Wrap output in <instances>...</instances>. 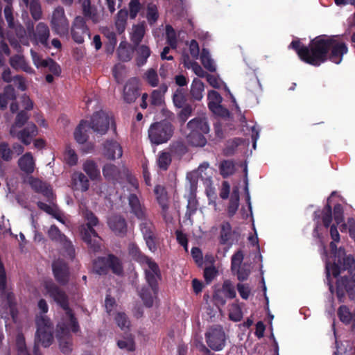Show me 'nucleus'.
<instances>
[{"mask_svg": "<svg viewBox=\"0 0 355 355\" xmlns=\"http://www.w3.org/2000/svg\"><path fill=\"white\" fill-rule=\"evenodd\" d=\"M337 36L321 35L311 40L308 46L300 40H293L288 48L293 49L300 59L310 65L319 67L327 60L338 64L343 57L348 52V47L343 42L336 39Z\"/></svg>", "mask_w": 355, "mask_h": 355, "instance_id": "obj_1", "label": "nucleus"}, {"mask_svg": "<svg viewBox=\"0 0 355 355\" xmlns=\"http://www.w3.org/2000/svg\"><path fill=\"white\" fill-rule=\"evenodd\" d=\"M207 170L211 171L212 169L209 167L207 163H204L199 166L197 171L189 173L187 175V180L189 181V193L187 196V205L184 218L189 220L191 224L193 223L192 216L196 213L198 208V202L196 198L198 178L200 177L202 180L209 181L211 177L207 175V173H205V175L202 174L203 172Z\"/></svg>", "mask_w": 355, "mask_h": 355, "instance_id": "obj_2", "label": "nucleus"}, {"mask_svg": "<svg viewBox=\"0 0 355 355\" xmlns=\"http://www.w3.org/2000/svg\"><path fill=\"white\" fill-rule=\"evenodd\" d=\"M37 331L33 346V355H42L40 352L39 345L44 347H49L53 340V326L50 319L46 315L36 317Z\"/></svg>", "mask_w": 355, "mask_h": 355, "instance_id": "obj_3", "label": "nucleus"}, {"mask_svg": "<svg viewBox=\"0 0 355 355\" xmlns=\"http://www.w3.org/2000/svg\"><path fill=\"white\" fill-rule=\"evenodd\" d=\"M145 279L147 286L141 288L139 292V297L143 301L145 306L150 308L153 306L154 300L157 298L159 292L158 282L162 279L160 269L158 271L153 272L150 270H144Z\"/></svg>", "mask_w": 355, "mask_h": 355, "instance_id": "obj_4", "label": "nucleus"}, {"mask_svg": "<svg viewBox=\"0 0 355 355\" xmlns=\"http://www.w3.org/2000/svg\"><path fill=\"white\" fill-rule=\"evenodd\" d=\"M189 133L187 136L188 143L196 147H203L207 144L205 134L209 132V126L205 118L196 117L187 123Z\"/></svg>", "mask_w": 355, "mask_h": 355, "instance_id": "obj_5", "label": "nucleus"}, {"mask_svg": "<svg viewBox=\"0 0 355 355\" xmlns=\"http://www.w3.org/2000/svg\"><path fill=\"white\" fill-rule=\"evenodd\" d=\"M173 133L174 126L166 119L153 123L148 130L150 143L156 146L166 143L171 139Z\"/></svg>", "mask_w": 355, "mask_h": 355, "instance_id": "obj_6", "label": "nucleus"}, {"mask_svg": "<svg viewBox=\"0 0 355 355\" xmlns=\"http://www.w3.org/2000/svg\"><path fill=\"white\" fill-rule=\"evenodd\" d=\"M209 110L214 115V129L216 136L222 138V96L215 90H210L207 94Z\"/></svg>", "mask_w": 355, "mask_h": 355, "instance_id": "obj_7", "label": "nucleus"}, {"mask_svg": "<svg viewBox=\"0 0 355 355\" xmlns=\"http://www.w3.org/2000/svg\"><path fill=\"white\" fill-rule=\"evenodd\" d=\"M168 88L166 83H162L158 89L152 91L150 96L147 93L142 94L140 107L145 110L149 106V108L153 110L161 106L164 103V96L168 91Z\"/></svg>", "mask_w": 355, "mask_h": 355, "instance_id": "obj_8", "label": "nucleus"}, {"mask_svg": "<svg viewBox=\"0 0 355 355\" xmlns=\"http://www.w3.org/2000/svg\"><path fill=\"white\" fill-rule=\"evenodd\" d=\"M347 276L342 277L336 282V294L340 302H344L347 293L351 300L355 295V272Z\"/></svg>", "mask_w": 355, "mask_h": 355, "instance_id": "obj_9", "label": "nucleus"}, {"mask_svg": "<svg viewBox=\"0 0 355 355\" xmlns=\"http://www.w3.org/2000/svg\"><path fill=\"white\" fill-rule=\"evenodd\" d=\"M44 287L46 294L64 311L70 309L68 295L58 285L52 280H49L45 282Z\"/></svg>", "mask_w": 355, "mask_h": 355, "instance_id": "obj_10", "label": "nucleus"}, {"mask_svg": "<svg viewBox=\"0 0 355 355\" xmlns=\"http://www.w3.org/2000/svg\"><path fill=\"white\" fill-rule=\"evenodd\" d=\"M51 25L52 30L56 34L60 36H64L68 34L69 24L62 7L59 6L54 10L52 15Z\"/></svg>", "mask_w": 355, "mask_h": 355, "instance_id": "obj_11", "label": "nucleus"}, {"mask_svg": "<svg viewBox=\"0 0 355 355\" xmlns=\"http://www.w3.org/2000/svg\"><path fill=\"white\" fill-rule=\"evenodd\" d=\"M230 197L229 203L227 207V215L230 218L233 217L239 207L240 196L239 188L234 186L230 194V185L227 181H223V200Z\"/></svg>", "mask_w": 355, "mask_h": 355, "instance_id": "obj_12", "label": "nucleus"}, {"mask_svg": "<svg viewBox=\"0 0 355 355\" xmlns=\"http://www.w3.org/2000/svg\"><path fill=\"white\" fill-rule=\"evenodd\" d=\"M128 251L132 260L141 265L146 264L148 266V269L145 270L158 271L159 268L158 264L151 258L145 255L135 243L132 242L128 244Z\"/></svg>", "mask_w": 355, "mask_h": 355, "instance_id": "obj_13", "label": "nucleus"}, {"mask_svg": "<svg viewBox=\"0 0 355 355\" xmlns=\"http://www.w3.org/2000/svg\"><path fill=\"white\" fill-rule=\"evenodd\" d=\"M47 234L52 241L58 243L62 245L70 258H73L74 257L75 250L72 243L55 225H51Z\"/></svg>", "mask_w": 355, "mask_h": 355, "instance_id": "obj_14", "label": "nucleus"}, {"mask_svg": "<svg viewBox=\"0 0 355 355\" xmlns=\"http://www.w3.org/2000/svg\"><path fill=\"white\" fill-rule=\"evenodd\" d=\"M139 227L148 249L151 252L156 251L157 249L156 228L153 223L148 217L146 219L141 220Z\"/></svg>", "mask_w": 355, "mask_h": 355, "instance_id": "obj_15", "label": "nucleus"}, {"mask_svg": "<svg viewBox=\"0 0 355 355\" xmlns=\"http://www.w3.org/2000/svg\"><path fill=\"white\" fill-rule=\"evenodd\" d=\"M314 220L316 221L315 226L313 231V236L318 239H321V234L319 232V228L320 226V219L322 220L323 226L325 228L329 227L332 222V208L331 206L327 203L322 210H316L313 213Z\"/></svg>", "mask_w": 355, "mask_h": 355, "instance_id": "obj_16", "label": "nucleus"}, {"mask_svg": "<svg viewBox=\"0 0 355 355\" xmlns=\"http://www.w3.org/2000/svg\"><path fill=\"white\" fill-rule=\"evenodd\" d=\"M52 271L55 281L60 286H66L70 280L69 264L62 259L54 260L52 263Z\"/></svg>", "mask_w": 355, "mask_h": 355, "instance_id": "obj_17", "label": "nucleus"}, {"mask_svg": "<svg viewBox=\"0 0 355 355\" xmlns=\"http://www.w3.org/2000/svg\"><path fill=\"white\" fill-rule=\"evenodd\" d=\"M243 260V253L241 250H238L234 253L231 260V270L241 282L246 280L250 275V270L248 267L245 264L241 265Z\"/></svg>", "mask_w": 355, "mask_h": 355, "instance_id": "obj_18", "label": "nucleus"}, {"mask_svg": "<svg viewBox=\"0 0 355 355\" xmlns=\"http://www.w3.org/2000/svg\"><path fill=\"white\" fill-rule=\"evenodd\" d=\"M111 120L107 114L100 111L93 114L91 121L88 123L89 128L94 132L101 135H105L109 129Z\"/></svg>", "mask_w": 355, "mask_h": 355, "instance_id": "obj_19", "label": "nucleus"}, {"mask_svg": "<svg viewBox=\"0 0 355 355\" xmlns=\"http://www.w3.org/2000/svg\"><path fill=\"white\" fill-rule=\"evenodd\" d=\"M109 228L118 237L124 238L128 233L126 219L120 214H112L107 221Z\"/></svg>", "mask_w": 355, "mask_h": 355, "instance_id": "obj_20", "label": "nucleus"}, {"mask_svg": "<svg viewBox=\"0 0 355 355\" xmlns=\"http://www.w3.org/2000/svg\"><path fill=\"white\" fill-rule=\"evenodd\" d=\"M71 37L75 42L82 44L85 35L89 36V28L83 17L77 16L72 24Z\"/></svg>", "mask_w": 355, "mask_h": 355, "instance_id": "obj_21", "label": "nucleus"}, {"mask_svg": "<svg viewBox=\"0 0 355 355\" xmlns=\"http://www.w3.org/2000/svg\"><path fill=\"white\" fill-rule=\"evenodd\" d=\"M128 200L130 214L139 220H145L148 217L146 207L136 194L130 193Z\"/></svg>", "mask_w": 355, "mask_h": 355, "instance_id": "obj_22", "label": "nucleus"}, {"mask_svg": "<svg viewBox=\"0 0 355 355\" xmlns=\"http://www.w3.org/2000/svg\"><path fill=\"white\" fill-rule=\"evenodd\" d=\"M206 342L213 350L219 351L222 349V327H211L205 334Z\"/></svg>", "mask_w": 355, "mask_h": 355, "instance_id": "obj_23", "label": "nucleus"}, {"mask_svg": "<svg viewBox=\"0 0 355 355\" xmlns=\"http://www.w3.org/2000/svg\"><path fill=\"white\" fill-rule=\"evenodd\" d=\"M139 83L136 78L128 80L123 87V99L127 103H132L139 96Z\"/></svg>", "mask_w": 355, "mask_h": 355, "instance_id": "obj_24", "label": "nucleus"}, {"mask_svg": "<svg viewBox=\"0 0 355 355\" xmlns=\"http://www.w3.org/2000/svg\"><path fill=\"white\" fill-rule=\"evenodd\" d=\"M50 31L48 26L40 22L37 24L33 32V39L37 44H41L46 49H50L51 46L49 42Z\"/></svg>", "mask_w": 355, "mask_h": 355, "instance_id": "obj_25", "label": "nucleus"}, {"mask_svg": "<svg viewBox=\"0 0 355 355\" xmlns=\"http://www.w3.org/2000/svg\"><path fill=\"white\" fill-rule=\"evenodd\" d=\"M94 227L95 226H86L81 234L83 240L87 244V246L95 252L101 250V244L96 240V239L98 238V235L94 230Z\"/></svg>", "mask_w": 355, "mask_h": 355, "instance_id": "obj_26", "label": "nucleus"}, {"mask_svg": "<svg viewBox=\"0 0 355 355\" xmlns=\"http://www.w3.org/2000/svg\"><path fill=\"white\" fill-rule=\"evenodd\" d=\"M28 182L35 192L42 194L49 202L51 201L53 198V191L50 185L32 176L29 178Z\"/></svg>", "mask_w": 355, "mask_h": 355, "instance_id": "obj_27", "label": "nucleus"}, {"mask_svg": "<svg viewBox=\"0 0 355 355\" xmlns=\"http://www.w3.org/2000/svg\"><path fill=\"white\" fill-rule=\"evenodd\" d=\"M103 155L108 159L114 160L121 157L123 149L121 146L114 140H107L103 144Z\"/></svg>", "mask_w": 355, "mask_h": 355, "instance_id": "obj_28", "label": "nucleus"}, {"mask_svg": "<svg viewBox=\"0 0 355 355\" xmlns=\"http://www.w3.org/2000/svg\"><path fill=\"white\" fill-rule=\"evenodd\" d=\"M155 194L156 195L157 200L162 208V215L163 218L166 220L168 214V198L166 189L161 185H156L154 189Z\"/></svg>", "mask_w": 355, "mask_h": 355, "instance_id": "obj_29", "label": "nucleus"}, {"mask_svg": "<svg viewBox=\"0 0 355 355\" xmlns=\"http://www.w3.org/2000/svg\"><path fill=\"white\" fill-rule=\"evenodd\" d=\"M245 140L241 137H234L226 140L223 144V156L231 157L238 153Z\"/></svg>", "mask_w": 355, "mask_h": 355, "instance_id": "obj_30", "label": "nucleus"}, {"mask_svg": "<svg viewBox=\"0 0 355 355\" xmlns=\"http://www.w3.org/2000/svg\"><path fill=\"white\" fill-rule=\"evenodd\" d=\"M337 315L344 324H351V329L355 332V312L351 311L347 305H340L337 309Z\"/></svg>", "mask_w": 355, "mask_h": 355, "instance_id": "obj_31", "label": "nucleus"}, {"mask_svg": "<svg viewBox=\"0 0 355 355\" xmlns=\"http://www.w3.org/2000/svg\"><path fill=\"white\" fill-rule=\"evenodd\" d=\"M71 184L73 190L87 191L89 188V182L82 172L76 171L71 175Z\"/></svg>", "mask_w": 355, "mask_h": 355, "instance_id": "obj_32", "label": "nucleus"}, {"mask_svg": "<svg viewBox=\"0 0 355 355\" xmlns=\"http://www.w3.org/2000/svg\"><path fill=\"white\" fill-rule=\"evenodd\" d=\"M17 164L20 170L27 175L32 174L35 171V162L31 152L24 154L18 159Z\"/></svg>", "mask_w": 355, "mask_h": 355, "instance_id": "obj_33", "label": "nucleus"}, {"mask_svg": "<svg viewBox=\"0 0 355 355\" xmlns=\"http://www.w3.org/2000/svg\"><path fill=\"white\" fill-rule=\"evenodd\" d=\"M37 125L33 123H29L19 131V140L26 146L31 143L32 138L37 135Z\"/></svg>", "mask_w": 355, "mask_h": 355, "instance_id": "obj_34", "label": "nucleus"}, {"mask_svg": "<svg viewBox=\"0 0 355 355\" xmlns=\"http://www.w3.org/2000/svg\"><path fill=\"white\" fill-rule=\"evenodd\" d=\"M325 270L329 289L331 293H333L334 288L333 284H331V275H332L334 277H337L340 274L341 271H343L340 262L338 263L327 262L325 266Z\"/></svg>", "mask_w": 355, "mask_h": 355, "instance_id": "obj_35", "label": "nucleus"}, {"mask_svg": "<svg viewBox=\"0 0 355 355\" xmlns=\"http://www.w3.org/2000/svg\"><path fill=\"white\" fill-rule=\"evenodd\" d=\"M239 238V232L237 230L232 231L229 223L223 224V245L231 246L234 243H237Z\"/></svg>", "mask_w": 355, "mask_h": 355, "instance_id": "obj_36", "label": "nucleus"}, {"mask_svg": "<svg viewBox=\"0 0 355 355\" xmlns=\"http://www.w3.org/2000/svg\"><path fill=\"white\" fill-rule=\"evenodd\" d=\"M16 94L14 87L11 85L6 86L3 93L0 94V110H5L7 108L9 101H15Z\"/></svg>", "mask_w": 355, "mask_h": 355, "instance_id": "obj_37", "label": "nucleus"}, {"mask_svg": "<svg viewBox=\"0 0 355 355\" xmlns=\"http://www.w3.org/2000/svg\"><path fill=\"white\" fill-rule=\"evenodd\" d=\"M83 169L91 180H97L101 178L100 170L96 163L92 159L86 160L83 164Z\"/></svg>", "mask_w": 355, "mask_h": 355, "instance_id": "obj_38", "label": "nucleus"}, {"mask_svg": "<svg viewBox=\"0 0 355 355\" xmlns=\"http://www.w3.org/2000/svg\"><path fill=\"white\" fill-rule=\"evenodd\" d=\"M135 51H136V63L138 67H141L144 65L148 58L150 57L151 51L150 48L144 44L138 46H135Z\"/></svg>", "mask_w": 355, "mask_h": 355, "instance_id": "obj_39", "label": "nucleus"}, {"mask_svg": "<svg viewBox=\"0 0 355 355\" xmlns=\"http://www.w3.org/2000/svg\"><path fill=\"white\" fill-rule=\"evenodd\" d=\"M108 259V270H111L112 272L118 276H121L123 273V266L122 261L113 254H107Z\"/></svg>", "mask_w": 355, "mask_h": 355, "instance_id": "obj_40", "label": "nucleus"}, {"mask_svg": "<svg viewBox=\"0 0 355 355\" xmlns=\"http://www.w3.org/2000/svg\"><path fill=\"white\" fill-rule=\"evenodd\" d=\"M83 12L84 16L91 19L94 23H98L100 19L96 8L91 6L90 0L82 1Z\"/></svg>", "mask_w": 355, "mask_h": 355, "instance_id": "obj_41", "label": "nucleus"}, {"mask_svg": "<svg viewBox=\"0 0 355 355\" xmlns=\"http://www.w3.org/2000/svg\"><path fill=\"white\" fill-rule=\"evenodd\" d=\"M89 127V123L86 121L82 120L74 131V138L79 144H84L88 139L86 128Z\"/></svg>", "mask_w": 355, "mask_h": 355, "instance_id": "obj_42", "label": "nucleus"}, {"mask_svg": "<svg viewBox=\"0 0 355 355\" xmlns=\"http://www.w3.org/2000/svg\"><path fill=\"white\" fill-rule=\"evenodd\" d=\"M128 11L125 9H121L115 18V26L119 34L123 33L126 28Z\"/></svg>", "mask_w": 355, "mask_h": 355, "instance_id": "obj_43", "label": "nucleus"}, {"mask_svg": "<svg viewBox=\"0 0 355 355\" xmlns=\"http://www.w3.org/2000/svg\"><path fill=\"white\" fill-rule=\"evenodd\" d=\"M93 268L96 274L99 275H107L109 272L107 256L96 258L94 261Z\"/></svg>", "mask_w": 355, "mask_h": 355, "instance_id": "obj_44", "label": "nucleus"}, {"mask_svg": "<svg viewBox=\"0 0 355 355\" xmlns=\"http://www.w3.org/2000/svg\"><path fill=\"white\" fill-rule=\"evenodd\" d=\"M204 88V83L200 79L195 78L191 85L190 93L191 97L195 101H200L203 97Z\"/></svg>", "mask_w": 355, "mask_h": 355, "instance_id": "obj_45", "label": "nucleus"}, {"mask_svg": "<svg viewBox=\"0 0 355 355\" xmlns=\"http://www.w3.org/2000/svg\"><path fill=\"white\" fill-rule=\"evenodd\" d=\"M103 175L109 181H116L120 175L119 168L112 164H106L103 168Z\"/></svg>", "mask_w": 355, "mask_h": 355, "instance_id": "obj_46", "label": "nucleus"}, {"mask_svg": "<svg viewBox=\"0 0 355 355\" xmlns=\"http://www.w3.org/2000/svg\"><path fill=\"white\" fill-rule=\"evenodd\" d=\"M133 49H130L126 42H121L117 49L119 59L122 62H128L132 58Z\"/></svg>", "mask_w": 355, "mask_h": 355, "instance_id": "obj_47", "label": "nucleus"}, {"mask_svg": "<svg viewBox=\"0 0 355 355\" xmlns=\"http://www.w3.org/2000/svg\"><path fill=\"white\" fill-rule=\"evenodd\" d=\"M200 61L203 67L209 70V71H215L216 67L214 60L211 58L209 51L208 49L203 48L202 49L200 57Z\"/></svg>", "mask_w": 355, "mask_h": 355, "instance_id": "obj_48", "label": "nucleus"}, {"mask_svg": "<svg viewBox=\"0 0 355 355\" xmlns=\"http://www.w3.org/2000/svg\"><path fill=\"white\" fill-rule=\"evenodd\" d=\"M343 271L347 270L349 275L355 272V259L351 254L346 255L342 259H338Z\"/></svg>", "mask_w": 355, "mask_h": 355, "instance_id": "obj_49", "label": "nucleus"}, {"mask_svg": "<svg viewBox=\"0 0 355 355\" xmlns=\"http://www.w3.org/2000/svg\"><path fill=\"white\" fill-rule=\"evenodd\" d=\"M145 35V27L143 24L133 26V31L130 37L131 42L135 46H138L142 41Z\"/></svg>", "mask_w": 355, "mask_h": 355, "instance_id": "obj_50", "label": "nucleus"}, {"mask_svg": "<svg viewBox=\"0 0 355 355\" xmlns=\"http://www.w3.org/2000/svg\"><path fill=\"white\" fill-rule=\"evenodd\" d=\"M172 162L170 153L161 151L159 153L157 163L159 169L162 171L168 170Z\"/></svg>", "mask_w": 355, "mask_h": 355, "instance_id": "obj_51", "label": "nucleus"}, {"mask_svg": "<svg viewBox=\"0 0 355 355\" xmlns=\"http://www.w3.org/2000/svg\"><path fill=\"white\" fill-rule=\"evenodd\" d=\"M211 302L222 315V287L220 285L215 286Z\"/></svg>", "mask_w": 355, "mask_h": 355, "instance_id": "obj_52", "label": "nucleus"}, {"mask_svg": "<svg viewBox=\"0 0 355 355\" xmlns=\"http://www.w3.org/2000/svg\"><path fill=\"white\" fill-rule=\"evenodd\" d=\"M166 43L173 49H176L178 46V40L176 33L171 25L166 26Z\"/></svg>", "mask_w": 355, "mask_h": 355, "instance_id": "obj_53", "label": "nucleus"}, {"mask_svg": "<svg viewBox=\"0 0 355 355\" xmlns=\"http://www.w3.org/2000/svg\"><path fill=\"white\" fill-rule=\"evenodd\" d=\"M187 101L185 91L182 88H178L173 94V102L174 105L181 108L184 105Z\"/></svg>", "mask_w": 355, "mask_h": 355, "instance_id": "obj_54", "label": "nucleus"}, {"mask_svg": "<svg viewBox=\"0 0 355 355\" xmlns=\"http://www.w3.org/2000/svg\"><path fill=\"white\" fill-rule=\"evenodd\" d=\"M170 150L174 155L182 156L187 153V147L183 141L178 140L170 145Z\"/></svg>", "mask_w": 355, "mask_h": 355, "instance_id": "obj_55", "label": "nucleus"}, {"mask_svg": "<svg viewBox=\"0 0 355 355\" xmlns=\"http://www.w3.org/2000/svg\"><path fill=\"white\" fill-rule=\"evenodd\" d=\"M144 78L147 83L153 87H157L159 84L157 72L153 68H150L146 71Z\"/></svg>", "mask_w": 355, "mask_h": 355, "instance_id": "obj_56", "label": "nucleus"}, {"mask_svg": "<svg viewBox=\"0 0 355 355\" xmlns=\"http://www.w3.org/2000/svg\"><path fill=\"white\" fill-rule=\"evenodd\" d=\"M28 6L32 17L35 20H39L42 17V8L39 0H30Z\"/></svg>", "mask_w": 355, "mask_h": 355, "instance_id": "obj_57", "label": "nucleus"}, {"mask_svg": "<svg viewBox=\"0 0 355 355\" xmlns=\"http://www.w3.org/2000/svg\"><path fill=\"white\" fill-rule=\"evenodd\" d=\"M13 151L10 148L8 143L0 142V158L5 162H10L12 159Z\"/></svg>", "mask_w": 355, "mask_h": 355, "instance_id": "obj_58", "label": "nucleus"}, {"mask_svg": "<svg viewBox=\"0 0 355 355\" xmlns=\"http://www.w3.org/2000/svg\"><path fill=\"white\" fill-rule=\"evenodd\" d=\"M60 351L64 354H69L72 352V337L68 336L58 339Z\"/></svg>", "mask_w": 355, "mask_h": 355, "instance_id": "obj_59", "label": "nucleus"}, {"mask_svg": "<svg viewBox=\"0 0 355 355\" xmlns=\"http://www.w3.org/2000/svg\"><path fill=\"white\" fill-rule=\"evenodd\" d=\"M43 67H48L51 74L55 76H60L61 74L60 66L52 58L46 59L43 62Z\"/></svg>", "mask_w": 355, "mask_h": 355, "instance_id": "obj_60", "label": "nucleus"}, {"mask_svg": "<svg viewBox=\"0 0 355 355\" xmlns=\"http://www.w3.org/2000/svg\"><path fill=\"white\" fill-rule=\"evenodd\" d=\"M16 347L18 355H31L27 349L25 338L22 334H18L16 337Z\"/></svg>", "mask_w": 355, "mask_h": 355, "instance_id": "obj_61", "label": "nucleus"}, {"mask_svg": "<svg viewBox=\"0 0 355 355\" xmlns=\"http://www.w3.org/2000/svg\"><path fill=\"white\" fill-rule=\"evenodd\" d=\"M64 311L66 315L69 318L68 327H70L73 333L78 332L80 331V326L72 309L70 308Z\"/></svg>", "mask_w": 355, "mask_h": 355, "instance_id": "obj_62", "label": "nucleus"}, {"mask_svg": "<svg viewBox=\"0 0 355 355\" xmlns=\"http://www.w3.org/2000/svg\"><path fill=\"white\" fill-rule=\"evenodd\" d=\"M142 7L143 6L140 3L139 0H130L128 4V15L130 18L131 19H135L141 10Z\"/></svg>", "mask_w": 355, "mask_h": 355, "instance_id": "obj_63", "label": "nucleus"}, {"mask_svg": "<svg viewBox=\"0 0 355 355\" xmlns=\"http://www.w3.org/2000/svg\"><path fill=\"white\" fill-rule=\"evenodd\" d=\"M159 14L157 7L155 4L150 3L147 5L146 18L150 24L156 22L158 19Z\"/></svg>", "mask_w": 355, "mask_h": 355, "instance_id": "obj_64", "label": "nucleus"}]
</instances>
